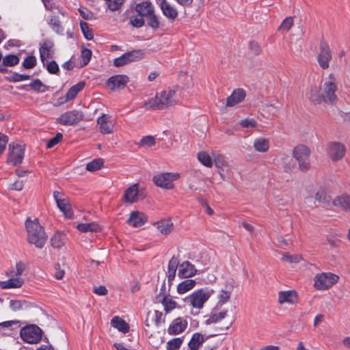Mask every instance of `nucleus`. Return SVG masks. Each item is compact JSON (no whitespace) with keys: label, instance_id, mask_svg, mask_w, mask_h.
Wrapping results in <instances>:
<instances>
[{"label":"nucleus","instance_id":"49","mask_svg":"<svg viewBox=\"0 0 350 350\" xmlns=\"http://www.w3.org/2000/svg\"><path fill=\"white\" fill-rule=\"evenodd\" d=\"M37 59L35 56L30 55L27 57L22 63V66L25 69H31L36 65Z\"/></svg>","mask_w":350,"mask_h":350},{"label":"nucleus","instance_id":"32","mask_svg":"<svg viewBox=\"0 0 350 350\" xmlns=\"http://www.w3.org/2000/svg\"><path fill=\"white\" fill-rule=\"evenodd\" d=\"M254 148L258 152H267L269 149V140L263 137L256 138L254 141Z\"/></svg>","mask_w":350,"mask_h":350},{"label":"nucleus","instance_id":"57","mask_svg":"<svg viewBox=\"0 0 350 350\" xmlns=\"http://www.w3.org/2000/svg\"><path fill=\"white\" fill-rule=\"evenodd\" d=\"M30 79V75H23L14 72L10 77V81L12 82H20Z\"/></svg>","mask_w":350,"mask_h":350},{"label":"nucleus","instance_id":"28","mask_svg":"<svg viewBox=\"0 0 350 350\" xmlns=\"http://www.w3.org/2000/svg\"><path fill=\"white\" fill-rule=\"evenodd\" d=\"M154 225L163 234H170L172 231L174 227V224L170 219H162L156 222Z\"/></svg>","mask_w":350,"mask_h":350},{"label":"nucleus","instance_id":"37","mask_svg":"<svg viewBox=\"0 0 350 350\" xmlns=\"http://www.w3.org/2000/svg\"><path fill=\"white\" fill-rule=\"evenodd\" d=\"M204 342V337L199 333H195L190 340L188 345L191 350H197Z\"/></svg>","mask_w":350,"mask_h":350},{"label":"nucleus","instance_id":"4","mask_svg":"<svg viewBox=\"0 0 350 350\" xmlns=\"http://www.w3.org/2000/svg\"><path fill=\"white\" fill-rule=\"evenodd\" d=\"M213 289H200L195 291L185 298V302L193 309L200 310L204 307L205 302L213 294ZM199 311L194 313L198 314Z\"/></svg>","mask_w":350,"mask_h":350},{"label":"nucleus","instance_id":"2","mask_svg":"<svg viewBox=\"0 0 350 350\" xmlns=\"http://www.w3.org/2000/svg\"><path fill=\"white\" fill-rule=\"evenodd\" d=\"M27 233V241L37 248H42L47 240V235L38 219L28 217L25 223Z\"/></svg>","mask_w":350,"mask_h":350},{"label":"nucleus","instance_id":"36","mask_svg":"<svg viewBox=\"0 0 350 350\" xmlns=\"http://www.w3.org/2000/svg\"><path fill=\"white\" fill-rule=\"evenodd\" d=\"M196 285V281L192 279H187L180 282L177 287L179 294H184L192 289Z\"/></svg>","mask_w":350,"mask_h":350},{"label":"nucleus","instance_id":"18","mask_svg":"<svg viewBox=\"0 0 350 350\" xmlns=\"http://www.w3.org/2000/svg\"><path fill=\"white\" fill-rule=\"evenodd\" d=\"M40 56L41 61L44 65L49 61L50 58L53 57L54 54L53 52V44L51 41L44 42L39 49Z\"/></svg>","mask_w":350,"mask_h":350},{"label":"nucleus","instance_id":"40","mask_svg":"<svg viewBox=\"0 0 350 350\" xmlns=\"http://www.w3.org/2000/svg\"><path fill=\"white\" fill-rule=\"evenodd\" d=\"M230 291L221 290L217 295L218 302L215 306L221 308L224 304L230 300Z\"/></svg>","mask_w":350,"mask_h":350},{"label":"nucleus","instance_id":"62","mask_svg":"<svg viewBox=\"0 0 350 350\" xmlns=\"http://www.w3.org/2000/svg\"><path fill=\"white\" fill-rule=\"evenodd\" d=\"M240 124L244 128H254L257 122L254 119H245L240 122Z\"/></svg>","mask_w":350,"mask_h":350},{"label":"nucleus","instance_id":"31","mask_svg":"<svg viewBox=\"0 0 350 350\" xmlns=\"http://www.w3.org/2000/svg\"><path fill=\"white\" fill-rule=\"evenodd\" d=\"M111 325L114 328L122 333H127L129 331V324L120 317L116 316L111 321Z\"/></svg>","mask_w":350,"mask_h":350},{"label":"nucleus","instance_id":"10","mask_svg":"<svg viewBox=\"0 0 350 350\" xmlns=\"http://www.w3.org/2000/svg\"><path fill=\"white\" fill-rule=\"evenodd\" d=\"M83 118V114L81 111L72 110L62 114L57 121L62 125H73L81 121Z\"/></svg>","mask_w":350,"mask_h":350},{"label":"nucleus","instance_id":"54","mask_svg":"<svg viewBox=\"0 0 350 350\" xmlns=\"http://www.w3.org/2000/svg\"><path fill=\"white\" fill-rule=\"evenodd\" d=\"M130 21L131 25L135 27H141L144 25V16L139 14L131 16Z\"/></svg>","mask_w":350,"mask_h":350},{"label":"nucleus","instance_id":"41","mask_svg":"<svg viewBox=\"0 0 350 350\" xmlns=\"http://www.w3.org/2000/svg\"><path fill=\"white\" fill-rule=\"evenodd\" d=\"M160 301H161L166 312H169L176 308L177 303L167 296H164Z\"/></svg>","mask_w":350,"mask_h":350},{"label":"nucleus","instance_id":"9","mask_svg":"<svg viewBox=\"0 0 350 350\" xmlns=\"http://www.w3.org/2000/svg\"><path fill=\"white\" fill-rule=\"evenodd\" d=\"M179 178L180 174L178 173H163L154 176L153 180L158 187L172 189L174 187L173 181Z\"/></svg>","mask_w":350,"mask_h":350},{"label":"nucleus","instance_id":"34","mask_svg":"<svg viewBox=\"0 0 350 350\" xmlns=\"http://www.w3.org/2000/svg\"><path fill=\"white\" fill-rule=\"evenodd\" d=\"M57 207L63 213L65 217L71 219L73 216V212L71 206L66 199H62V201H57Z\"/></svg>","mask_w":350,"mask_h":350},{"label":"nucleus","instance_id":"55","mask_svg":"<svg viewBox=\"0 0 350 350\" xmlns=\"http://www.w3.org/2000/svg\"><path fill=\"white\" fill-rule=\"evenodd\" d=\"M45 65L47 71L51 74H57L59 72L58 64L54 60L46 62Z\"/></svg>","mask_w":350,"mask_h":350},{"label":"nucleus","instance_id":"47","mask_svg":"<svg viewBox=\"0 0 350 350\" xmlns=\"http://www.w3.org/2000/svg\"><path fill=\"white\" fill-rule=\"evenodd\" d=\"M27 306V302L22 300H10V307L14 311L23 310Z\"/></svg>","mask_w":350,"mask_h":350},{"label":"nucleus","instance_id":"21","mask_svg":"<svg viewBox=\"0 0 350 350\" xmlns=\"http://www.w3.org/2000/svg\"><path fill=\"white\" fill-rule=\"evenodd\" d=\"M297 301V293L295 291H280L278 293V302L280 304H294Z\"/></svg>","mask_w":350,"mask_h":350},{"label":"nucleus","instance_id":"48","mask_svg":"<svg viewBox=\"0 0 350 350\" xmlns=\"http://www.w3.org/2000/svg\"><path fill=\"white\" fill-rule=\"evenodd\" d=\"M146 17V21L148 25L152 27V29H157L159 27V21L158 17L154 14L151 12V14H148Z\"/></svg>","mask_w":350,"mask_h":350},{"label":"nucleus","instance_id":"11","mask_svg":"<svg viewBox=\"0 0 350 350\" xmlns=\"http://www.w3.org/2000/svg\"><path fill=\"white\" fill-rule=\"evenodd\" d=\"M142 54L140 51H132L124 53L120 57L114 59L113 64L116 67L123 66L130 62L140 59Z\"/></svg>","mask_w":350,"mask_h":350},{"label":"nucleus","instance_id":"39","mask_svg":"<svg viewBox=\"0 0 350 350\" xmlns=\"http://www.w3.org/2000/svg\"><path fill=\"white\" fill-rule=\"evenodd\" d=\"M49 25L57 33L63 35L64 29L61 25L58 16H52L49 21Z\"/></svg>","mask_w":350,"mask_h":350},{"label":"nucleus","instance_id":"3","mask_svg":"<svg viewBox=\"0 0 350 350\" xmlns=\"http://www.w3.org/2000/svg\"><path fill=\"white\" fill-rule=\"evenodd\" d=\"M177 102L176 92L167 90L157 94L154 98L145 102L144 107L146 109L159 110L174 105Z\"/></svg>","mask_w":350,"mask_h":350},{"label":"nucleus","instance_id":"20","mask_svg":"<svg viewBox=\"0 0 350 350\" xmlns=\"http://www.w3.org/2000/svg\"><path fill=\"white\" fill-rule=\"evenodd\" d=\"M147 221V217L143 213L133 211L126 222L133 227H140Z\"/></svg>","mask_w":350,"mask_h":350},{"label":"nucleus","instance_id":"51","mask_svg":"<svg viewBox=\"0 0 350 350\" xmlns=\"http://www.w3.org/2000/svg\"><path fill=\"white\" fill-rule=\"evenodd\" d=\"M80 26L84 37L88 40H91L93 38V33L92 31L89 29L88 23L85 22H81Z\"/></svg>","mask_w":350,"mask_h":350},{"label":"nucleus","instance_id":"58","mask_svg":"<svg viewBox=\"0 0 350 350\" xmlns=\"http://www.w3.org/2000/svg\"><path fill=\"white\" fill-rule=\"evenodd\" d=\"M274 200L278 206H285L288 204L289 200L286 196L282 195L274 196Z\"/></svg>","mask_w":350,"mask_h":350},{"label":"nucleus","instance_id":"19","mask_svg":"<svg viewBox=\"0 0 350 350\" xmlns=\"http://www.w3.org/2000/svg\"><path fill=\"white\" fill-rule=\"evenodd\" d=\"M332 204L344 211H350V193H343L336 196L333 200Z\"/></svg>","mask_w":350,"mask_h":350},{"label":"nucleus","instance_id":"63","mask_svg":"<svg viewBox=\"0 0 350 350\" xmlns=\"http://www.w3.org/2000/svg\"><path fill=\"white\" fill-rule=\"evenodd\" d=\"M288 158L282 159L283 167L286 172H291L295 166V163L292 159H290L289 162H287Z\"/></svg>","mask_w":350,"mask_h":350},{"label":"nucleus","instance_id":"45","mask_svg":"<svg viewBox=\"0 0 350 350\" xmlns=\"http://www.w3.org/2000/svg\"><path fill=\"white\" fill-rule=\"evenodd\" d=\"M103 161L101 159H94L86 165V170L90 172H94L101 168Z\"/></svg>","mask_w":350,"mask_h":350},{"label":"nucleus","instance_id":"42","mask_svg":"<svg viewBox=\"0 0 350 350\" xmlns=\"http://www.w3.org/2000/svg\"><path fill=\"white\" fill-rule=\"evenodd\" d=\"M19 61V57L17 55L13 54L7 55L5 57H3L2 59L3 64L10 67L18 64Z\"/></svg>","mask_w":350,"mask_h":350},{"label":"nucleus","instance_id":"53","mask_svg":"<svg viewBox=\"0 0 350 350\" xmlns=\"http://www.w3.org/2000/svg\"><path fill=\"white\" fill-rule=\"evenodd\" d=\"M282 260H286L289 263H297L301 261V256L299 254H285L282 258Z\"/></svg>","mask_w":350,"mask_h":350},{"label":"nucleus","instance_id":"5","mask_svg":"<svg viewBox=\"0 0 350 350\" xmlns=\"http://www.w3.org/2000/svg\"><path fill=\"white\" fill-rule=\"evenodd\" d=\"M42 329L35 325L25 326L20 331L21 338L29 344H35L40 342L42 338Z\"/></svg>","mask_w":350,"mask_h":350},{"label":"nucleus","instance_id":"7","mask_svg":"<svg viewBox=\"0 0 350 350\" xmlns=\"http://www.w3.org/2000/svg\"><path fill=\"white\" fill-rule=\"evenodd\" d=\"M338 277L331 273L317 274L314 278V287L319 290H324L331 287L337 282Z\"/></svg>","mask_w":350,"mask_h":350},{"label":"nucleus","instance_id":"64","mask_svg":"<svg viewBox=\"0 0 350 350\" xmlns=\"http://www.w3.org/2000/svg\"><path fill=\"white\" fill-rule=\"evenodd\" d=\"M249 46L251 52L254 55H258L261 52L260 46L256 42H250Z\"/></svg>","mask_w":350,"mask_h":350},{"label":"nucleus","instance_id":"23","mask_svg":"<svg viewBox=\"0 0 350 350\" xmlns=\"http://www.w3.org/2000/svg\"><path fill=\"white\" fill-rule=\"evenodd\" d=\"M178 264H179L178 259L177 257L174 256H172V258L169 261L168 266H167V271L166 273L169 286H170L172 285V282L175 278Z\"/></svg>","mask_w":350,"mask_h":350},{"label":"nucleus","instance_id":"38","mask_svg":"<svg viewBox=\"0 0 350 350\" xmlns=\"http://www.w3.org/2000/svg\"><path fill=\"white\" fill-rule=\"evenodd\" d=\"M77 228L82 232H97L98 230H99L100 228L98 224L92 222L79 224L77 226Z\"/></svg>","mask_w":350,"mask_h":350},{"label":"nucleus","instance_id":"56","mask_svg":"<svg viewBox=\"0 0 350 350\" xmlns=\"http://www.w3.org/2000/svg\"><path fill=\"white\" fill-rule=\"evenodd\" d=\"M81 57L83 61L82 66L87 65L89 62L90 61V59L92 57V51L90 49H83L81 51Z\"/></svg>","mask_w":350,"mask_h":350},{"label":"nucleus","instance_id":"52","mask_svg":"<svg viewBox=\"0 0 350 350\" xmlns=\"http://www.w3.org/2000/svg\"><path fill=\"white\" fill-rule=\"evenodd\" d=\"M26 269V265L24 262H18L16 264V269L10 271V276L18 277Z\"/></svg>","mask_w":350,"mask_h":350},{"label":"nucleus","instance_id":"27","mask_svg":"<svg viewBox=\"0 0 350 350\" xmlns=\"http://www.w3.org/2000/svg\"><path fill=\"white\" fill-rule=\"evenodd\" d=\"M24 283V280L20 277H14L9 278L7 280L2 281L0 286L3 289L20 288Z\"/></svg>","mask_w":350,"mask_h":350},{"label":"nucleus","instance_id":"59","mask_svg":"<svg viewBox=\"0 0 350 350\" xmlns=\"http://www.w3.org/2000/svg\"><path fill=\"white\" fill-rule=\"evenodd\" d=\"M140 144L144 146L151 147L155 144V139L151 135L145 136L141 139Z\"/></svg>","mask_w":350,"mask_h":350},{"label":"nucleus","instance_id":"6","mask_svg":"<svg viewBox=\"0 0 350 350\" xmlns=\"http://www.w3.org/2000/svg\"><path fill=\"white\" fill-rule=\"evenodd\" d=\"M310 154L309 148L304 145L296 146L293 151V157L297 161L301 171H306L310 168Z\"/></svg>","mask_w":350,"mask_h":350},{"label":"nucleus","instance_id":"44","mask_svg":"<svg viewBox=\"0 0 350 350\" xmlns=\"http://www.w3.org/2000/svg\"><path fill=\"white\" fill-rule=\"evenodd\" d=\"M198 159L199 161L206 167H211L213 162L209 154L205 152H200L198 154Z\"/></svg>","mask_w":350,"mask_h":350},{"label":"nucleus","instance_id":"30","mask_svg":"<svg viewBox=\"0 0 350 350\" xmlns=\"http://www.w3.org/2000/svg\"><path fill=\"white\" fill-rule=\"evenodd\" d=\"M136 12L142 16H147L154 12V7L150 2L144 1L138 3L135 6Z\"/></svg>","mask_w":350,"mask_h":350},{"label":"nucleus","instance_id":"24","mask_svg":"<svg viewBox=\"0 0 350 350\" xmlns=\"http://www.w3.org/2000/svg\"><path fill=\"white\" fill-rule=\"evenodd\" d=\"M245 93L243 89H237L233 91L232 94L227 98L226 106L233 107L241 103L245 98Z\"/></svg>","mask_w":350,"mask_h":350},{"label":"nucleus","instance_id":"22","mask_svg":"<svg viewBox=\"0 0 350 350\" xmlns=\"http://www.w3.org/2000/svg\"><path fill=\"white\" fill-rule=\"evenodd\" d=\"M161 9L165 16L168 19L174 21L178 16V11L176 8L172 5L166 0H162L160 4Z\"/></svg>","mask_w":350,"mask_h":350},{"label":"nucleus","instance_id":"26","mask_svg":"<svg viewBox=\"0 0 350 350\" xmlns=\"http://www.w3.org/2000/svg\"><path fill=\"white\" fill-rule=\"evenodd\" d=\"M123 199L128 203H134L138 199V185L134 184L126 189Z\"/></svg>","mask_w":350,"mask_h":350},{"label":"nucleus","instance_id":"33","mask_svg":"<svg viewBox=\"0 0 350 350\" xmlns=\"http://www.w3.org/2000/svg\"><path fill=\"white\" fill-rule=\"evenodd\" d=\"M315 200L319 203L329 205L332 202V198L327 189L320 188L315 193Z\"/></svg>","mask_w":350,"mask_h":350},{"label":"nucleus","instance_id":"43","mask_svg":"<svg viewBox=\"0 0 350 350\" xmlns=\"http://www.w3.org/2000/svg\"><path fill=\"white\" fill-rule=\"evenodd\" d=\"M293 23L294 21L293 17H286L284 20H283L280 25L278 27V30L282 32H287L293 25Z\"/></svg>","mask_w":350,"mask_h":350},{"label":"nucleus","instance_id":"1","mask_svg":"<svg viewBox=\"0 0 350 350\" xmlns=\"http://www.w3.org/2000/svg\"><path fill=\"white\" fill-rule=\"evenodd\" d=\"M337 89L336 79L333 74H329L320 88H311L306 96L314 104L321 103L322 101L327 104H334L337 100Z\"/></svg>","mask_w":350,"mask_h":350},{"label":"nucleus","instance_id":"25","mask_svg":"<svg viewBox=\"0 0 350 350\" xmlns=\"http://www.w3.org/2000/svg\"><path fill=\"white\" fill-rule=\"evenodd\" d=\"M187 326V321L183 320L180 318L174 320L168 328V333L170 334H178L183 332Z\"/></svg>","mask_w":350,"mask_h":350},{"label":"nucleus","instance_id":"17","mask_svg":"<svg viewBox=\"0 0 350 350\" xmlns=\"http://www.w3.org/2000/svg\"><path fill=\"white\" fill-rule=\"evenodd\" d=\"M196 273L197 269L189 261H184L179 265L178 275L181 278H191Z\"/></svg>","mask_w":350,"mask_h":350},{"label":"nucleus","instance_id":"13","mask_svg":"<svg viewBox=\"0 0 350 350\" xmlns=\"http://www.w3.org/2000/svg\"><path fill=\"white\" fill-rule=\"evenodd\" d=\"M331 59L332 53L328 44L325 42H321L320 46V53L317 58L320 66L323 69L329 68V62Z\"/></svg>","mask_w":350,"mask_h":350},{"label":"nucleus","instance_id":"16","mask_svg":"<svg viewBox=\"0 0 350 350\" xmlns=\"http://www.w3.org/2000/svg\"><path fill=\"white\" fill-rule=\"evenodd\" d=\"M129 82V77L124 75L111 77L107 81V85L112 90L123 88Z\"/></svg>","mask_w":350,"mask_h":350},{"label":"nucleus","instance_id":"60","mask_svg":"<svg viewBox=\"0 0 350 350\" xmlns=\"http://www.w3.org/2000/svg\"><path fill=\"white\" fill-rule=\"evenodd\" d=\"M107 3L108 8L115 11L119 9L120 5L122 4L124 0H105Z\"/></svg>","mask_w":350,"mask_h":350},{"label":"nucleus","instance_id":"46","mask_svg":"<svg viewBox=\"0 0 350 350\" xmlns=\"http://www.w3.org/2000/svg\"><path fill=\"white\" fill-rule=\"evenodd\" d=\"M27 86L32 90L40 92H44L46 88V85L38 79H33Z\"/></svg>","mask_w":350,"mask_h":350},{"label":"nucleus","instance_id":"50","mask_svg":"<svg viewBox=\"0 0 350 350\" xmlns=\"http://www.w3.org/2000/svg\"><path fill=\"white\" fill-rule=\"evenodd\" d=\"M183 343V340L180 338H174L167 343V350H178Z\"/></svg>","mask_w":350,"mask_h":350},{"label":"nucleus","instance_id":"35","mask_svg":"<svg viewBox=\"0 0 350 350\" xmlns=\"http://www.w3.org/2000/svg\"><path fill=\"white\" fill-rule=\"evenodd\" d=\"M66 240L65 234L57 232L51 239V246L54 248H60L64 245Z\"/></svg>","mask_w":350,"mask_h":350},{"label":"nucleus","instance_id":"61","mask_svg":"<svg viewBox=\"0 0 350 350\" xmlns=\"http://www.w3.org/2000/svg\"><path fill=\"white\" fill-rule=\"evenodd\" d=\"M62 137H63V135L61 133H57L54 137L51 138L48 142L47 145H46L47 148H51L53 146H55L62 139Z\"/></svg>","mask_w":350,"mask_h":350},{"label":"nucleus","instance_id":"29","mask_svg":"<svg viewBox=\"0 0 350 350\" xmlns=\"http://www.w3.org/2000/svg\"><path fill=\"white\" fill-rule=\"evenodd\" d=\"M84 87L85 82L83 81H80L78 83L72 85L67 92L65 100L62 103L74 99L77 96V94L83 89Z\"/></svg>","mask_w":350,"mask_h":350},{"label":"nucleus","instance_id":"12","mask_svg":"<svg viewBox=\"0 0 350 350\" xmlns=\"http://www.w3.org/2000/svg\"><path fill=\"white\" fill-rule=\"evenodd\" d=\"M346 152L345 146L339 142H332L327 148V154L333 161H336L343 158Z\"/></svg>","mask_w":350,"mask_h":350},{"label":"nucleus","instance_id":"14","mask_svg":"<svg viewBox=\"0 0 350 350\" xmlns=\"http://www.w3.org/2000/svg\"><path fill=\"white\" fill-rule=\"evenodd\" d=\"M97 124L99 126V131L103 134H109L113 132V122L111 116L103 113L97 118Z\"/></svg>","mask_w":350,"mask_h":350},{"label":"nucleus","instance_id":"8","mask_svg":"<svg viewBox=\"0 0 350 350\" xmlns=\"http://www.w3.org/2000/svg\"><path fill=\"white\" fill-rule=\"evenodd\" d=\"M25 148L23 146L14 143L10 144L8 162L13 165H19L23 160Z\"/></svg>","mask_w":350,"mask_h":350},{"label":"nucleus","instance_id":"15","mask_svg":"<svg viewBox=\"0 0 350 350\" xmlns=\"http://www.w3.org/2000/svg\"><path fill=\"white\" fill-rule=\"evenodd\" d=\"M219 307L215 306L211 313L205 316L206 325L217 323L226 317L228 311L226 310L219 311Z\"/></svg>","mask_w":350,"mask_h":350}]
</instances>
